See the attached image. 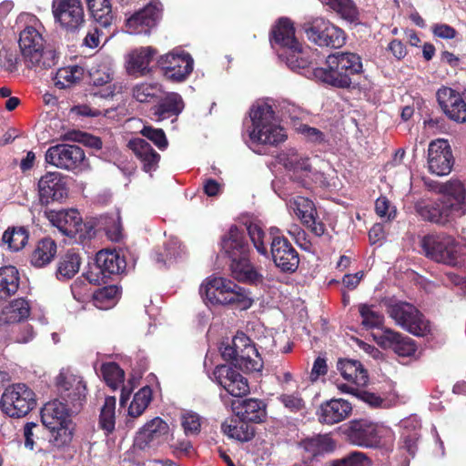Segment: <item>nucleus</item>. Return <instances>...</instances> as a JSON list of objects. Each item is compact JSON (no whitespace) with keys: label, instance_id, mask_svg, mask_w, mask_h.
<instances>
[{"label":"nucleus","instance_id":"16","mask_svg":"<svg viewBox=\"0 0 466 466\" xmlns=\"http://www.w3.org/2000/svg\"><path fill=\"white\" fill-rule=\"evenodd\" d=\"M163 5L158 0H152L144 8L127 19L126 26L130 34H149L162 17Z\"/></svg>","mask_w":466,"mask_h":466},{"label":"nucleus","instance_id":"23","mask_svg":"<svg viewBox=\"0 0 466 466\" xmlns=\"http://www.w3.org/2000/svg\"><path fill=\"white\" fill-rule=\"evenodd\" d=\"M374 339L382 349L391 350L400 357H411L418 349L413 339L390 328L382 329L380 334L374 336Z\"/></svg>","mask_w":466,"mask_h":466},{"label":"nucleus","instance_id":"33","mask_svg":"<svg viewBox=\"0 0 466 466\" xmlns=\"http://www.w3.org/2000/svg\"><path fill=\"white\" fill-rule=\"evenodd\" d=\"M270 42L272 46H279L280 51H286L299 42L295 36L293 23L289 18L282 17L279 20L271 31Z\"/></svg>","mask_w":466,"mask_h":466},{"label":"nucleus","instance_id":"17","mask_svg":"<svg viewBox=\"0 0 466 466\" xmlns=\"http://www.w3.org/2000/svg\"><path fill=\"white\" fill-rule=\"evenodd\" d=\"M439 106L443 114L457 124L466 123V102L457 90L441 86L436 92Z\"/></svg>","mask_w":466,"mask_h":466},{"label":"nucleus","instance_id":"21","mask_svg":"<svg viewBox=\"0 0 466 466\" xmlns=\"http://www.w3.org/2000/svg\"><path fill=\"white\" fill-rule=\"evenodd\" d=\"M39 200L43 205L61 201L68 195L66 177L59 172H47L38 181Z\"/></svg>","mask_w":466,"mask_h":466},{"label":"nucleus","instance_id":"63","mask_svg":"<svg viewBox=\"0 0 466 466\" xmlns=\"http://www.w3.org/2000/svg\"><path fill=\"white\" fill-rule=\"evenodd\" d=\"M182 426L187 435L198 434L200 431V418L195 413H187L183 417Z\"/></svg>","mask_w":466,"mask_h":466},{"label":"nucleus","instance_id":"41","mask_svg":"<svg viewBox=\"0 0 466 466\" xmlns=\"http://www.w3.org/2000/svg\"><path fill=\"white\" fill-rule=\"evenodd\" d=\"M81 258L78 253L70 249L63 255L58 263L56 268V278L59 280L72 279L80 268Z\"/></svg>","mask_w":466,"mask_h":466},{"label":"nucleus","instance_id":"2","mask_svg":"<svg viewBox=\"0 0 466 466\" xmlns=\"http://www.w3.org/2000/svg\"><path fill=\"white\" fill-rule=\"evenodd\" d=\"M363 72L361 56L354 52L338 51L329 54L325 60V66L318 67L313 78L330 86L346 89L353 84L356 76Z\"/></svg>","mask_w":466,"mask_h":466},{"label":"nucleus","instance_id":"61","mask_svg":"<svg viewBox=\"0 0 466 466\" xmlns=\"http://www.w3.org/2000/svg\"><path fill=\"white\" fill-rule=\"evenodd\" d=\"M77 229L79 232H77V236L75 238L81 242L94 238L99 230L97 228V222L95 218H91L85 222H83V219L81 218V222H79Z\"/></svg>","mask_w":466,"mask_h":466},{"label":"nucleus","instance_id":"22","mask_svg":"<svg viewBox=\"0 0 466 466\" xmlns=\"http://www.w3.org/2000/svg\"><path fill=\"white\" fill-rule=\"evenodd\" d=\"M168 437V424L161 418L156 417L147 422L137 432L135 438V445L139 450L157 447L167 441Z\"/></svg>","mask_w":466,"mask_h":466},{"label":"nucleus","instance_id":"55","mask_svg":"<svg viewBox=\"0 0 466 466\" xmlns=\"http://www.w3.org/2000/svg\"><path fill=\"white\" fill-rule=\"evenodd\" d=\"M50 431V442L53 446L56 448H64L68 446L73 439V421L70 420L69 423H63L61 426L55 427L54 430H49Z\"/></svg>","mask_w":466,"mask_h":466},{"label":"nucleus","instance_id":"39","mask_svg":"<svg viewBox=\"0 0 466 466\" xmlns=\"http://www.w3.org/2000/svg\"><path fill=\"white\" fill-rule=\"evenodd\" d=\"M19 273L15 267L0 268V299L5 300L15 294L19 288Z\"/></svg>","mask_w":466,"mask_h":466},{"label":"nucleus","instance_id":"40","mask_svg":"<svg viewBox=\"0 0 466 466\" xmlns=\"http://www.w3.org/2000/svg\"><path fill=\"white\" fill-rule=\"evenodd\" d=\"M156 54L157 51L151 46L142 47L133 51L129 55L128 70L133 73L146 75L149 72L148 66Z\"/></svg>","mask_w":466,"mask_h":466},{"label":"nucleus","instance_id":"58","mask_svg":"<svg viewBox=\"0 0 466 466\" xmlns=\"http://www.w3.org/2000/svg\"><path fill=\"white\" fill-rule=\"evenodd\" d=\"M278 400L290 412H300L306 408V402L299 391L282 393L278 397Z\"/></svg>","mask_w":466,"mask_h":466},{"label":"nucleus","instance_id":"25","mask_svg":"<svg viewBox=\"0 0 466 466\" xmlns=\"http://www.w3.org/2000/svg\"><path fill=\"white\" fill-rule=\"evenodd\" d=\"M312 55L313 53L310 48H304L299 42L289 49H286V51H279V57L284 61L291 70H301L300 73L309 78H313L312 71L317 68L314 66Z\"/></svg>","mask_w":466,"mask_h":466},{"label":"nucleus","instance_id":"27","mask_svg":"<svg viewBox=\"0 0 466 466\" xmlns=\"http://www.w3.org/2000/svg\"><path fill=\"white\" fill-rule=\"evenodd\" d=\"M352 412V405L343 399H331L319 406V421L321 424L333 425L343 421Z\"/></svg>","mask_w":466,"mask_h":466},{"label":"nucleus","instance_id":"47","mask_svg":"<svg viewBox=\"0 0 466 466\" xmlns=\"http://www.w3.org/2000/svg\"><path fill=\"white\" fill-rule=\"evenodd\" d=\"M290 205L303 225L314 223V215H317V211L314 203L310 199L298 196L291 201Z\"/></svg>","mask_w":466,"mask_h":466},{"label":"nucleus","instance_id":"51","mask_svg":"<svg viewBox=\"0 0 466 466\" xmlns=\"http://www.w3.org/2000/svg\"><path fill=\"white\" fill-rule=\"evenodd\" d=\"M246 229L257 252L268 258L269 250L267 245L268 238L263 228L259 225L251 222L247 225Z\"/></svg>","mask_w":466,"mask_h":466},{"label":"nucleus","instance_id":"7","mask_svg":"<svg viewBox=\"0 0 466 466\" xmlns=\"http://www.w3.org/2000/svg\"><path fill=\"white\" fill-rule=\"evenodd\" d=\"M420 247L425 257L435 262L451 267H457L462 263L461 248L455 238L447 233L425 235L420 240Z\"/></svg>","mask_w":466,"mask_h":466},{"label":"nucleus","instance_id":"11","mask_svg":"<svg viewBox=\"0 0 466 466\" xmlns=\"http://www.w3.org/2000/svg\"><path fill=\"white\" fill-rule=\"evenodd\" d=\"M35 405V394L25 383L8 386L0 400L2 410L12 418H21L27 415Z\"/></svg>","mask_w":466,"mask_h":466},{"label":"nucleus","instance_id":"54","mask_svg":"<svg viewBox=\"0 0 466 466\" xmlns=\"http://www.w3.org/2000/svg\"><path fill=\"white\" fill-rule=\"evenodd\" d=\"M101 374L106 385L116 390L125 380V372L116 362H106L101 366Z\"/></svg>","mask_w":466,"mask_h":466},{"label":"nucleus","instance_id":"30","mask_svg":"<svg viewBox=\"0 0 466 466\" xmlns=\"http://www.w3.org/2000/svg\"><path fill=\"white\" fill-rule=\"evenodd\" d=\"M231 408L238 419L248 422L260 423L267 416L266 404L258 399L234 400Z\"/></svg>","mask_w":466,"mask_h":466},{"label":"nucleus","instance_id":"64","mask_svg":"<svg viewBox=\"0 0 466 466\" xmlns=\"http://www.w3.org/2000/svg\"><path fill=\"white\" fill-rule=\"evenodd\" d=\"M357 399L367 403L371 408H379L384 401V400L376 393L370 392L362 389H360V390L357 391Z\"/></svg>","mask_w":466,"mask_h":466},{"label":"nucleus","instance_id":"46","mask_svg":"<svg viewBox=\"0 0 466 466\" xmlns=\"http://www.w3.org/2000/svg\"><path fill=\"white\" fill-rule=\"evenodd\" d=\"M83 74V68L77 66L60 68L53 78L54 85L59 89L71 87L82 79Z\"/></svg>","mask_w":466,"mask_h":466},{"label":"nucleus","instance_id":"60","mask_svg":"<svg viewBox=\"0 0 466 466\" xmlns=\"http://www.w3.org/2000/svg\"><path fill=\"white\" fill-rule=\"evenodd\" d=\"M140 134L153 142L160 150H164L168 146L166 134L161 128H155L151 126H144Z\"/></svg>","mask_w":466,"mask_h":466},{"label":"nucleus","instance_id":"15","mask_svg":"<svg viewBox=\"0 0 466 466\" xmlns=\"http://www.w3.org/2000/svg\"><path fill=\"white\" fill-rule=\"evenodd\" d=\"M157 65L167 80L180 83L192 73L194 60L188 53L183 51L180 54L168 53L160 56Z\"/></svg>","mask_w":466,"mask_h":466},{"label":"nucleus","instance_id":"57","mask_svg":"<svg viewBox=\"0 0 466 466\" xmlns=\"http://www.w3.org/2000/svg\"><path fill=\"white\" fill-rule=\"evenodd\" d=\"M371 460L364 452L357 451L330 462V466H371Z\"/></svg>","mask_w":466,"mask_h":466},{"label":"nucleus","instance_id":"10","mask_svg":"<svg viewBox=\"0 0 466 466\" xmlns=\"http://www.w3.org/2000/svg\"><path fill=\"white\" fill-rule=\"evenodd\" d=\"M126 259L116 250L102 249L98 251L93 262L88 264V269L84 274L89 283H106L113 275L125 271Z\"/></svg>","mask_w":466,"mask_h":466},{"label":"nucleus","instance_id":"35","mask_svg":"<svg viewBox=\"0 0 466 466\" xmlns=\"http://www.w3.org/2000/svg\"><path fill=\"white\" fill-rule=\"evenodd\" d=\"M337 367L345 380L352 381L359 387L367 385L369 381L368 371L363 368L360 361L349 359L339 360Z\"/></svg>","mask_w":466,"mask_h":466},{"label":"nucleus","instance_id":"5","mask_svg":"<svg viewBox=\"0 0 466 466\" xmlns=\"http://www.w3.org/2000/svg\"><path fill=\"white\" fill-rule=\"evenodd\" d=\"M221 356L244 372L260 371L263 360L252 340L242 331L237 332L230 344H222Z\"/></svg>","mask_w":466,"mask_h":466},{"label":"nucleus","instance_id":"14","mask_svg":"<svg viewBox=\"0 0 466 466\" xmlns=\"http://www.w3.org/2000/svg\"><path fill=\"white\" fill-rule=\"evenodd\" d=\"M454 163L452 149L447 139L438 138L429 144L427 167L430 173L439 177L447 176Z\"/></svg>","mask_w":466,"mask_h":466},{"label":"nucleus","instance_id":"24","mask_svg":"<svg viewBox=\"0 0 466 466\" xmlns=\"http://www.w3.org/2000/svg\"><path fill=\"white\" fill-rule=\"evenodd\" d=\"M212 374L216 382L234 397H242L249 392L248 380L229 365L216 366Z\"/></svg>","mask_w":466,"mask_h":466},{"label":"nucleus","instance_id":"37","mask_svg":"<svg viewBox=\"0 0 466 466\" xmlns=\"http://www.w3.org/2000/svg\"><path fill=\"white\" fill-rule=\"evenodd\" d=\"M29 302L23 299L12 300L0 313V325L13 324L26 319L30 315Z\"/></svg>","mask_w":466,"mask_h":466},{"label":"nucleus","instance_id":"19","mask_svg":"<svg viewBox=\"0 0 466 466\" xmlns=\"http://www.w3.org/2000/svg\"><path fill=\"white\" fill-rule=\"evenodd\" d=\"M268 252L275 266L281 272L294 273L298 269L299 253L287 238H274Z\"/></svg>","mask_w":466,"mask_h":466},{"label":"nucleus","instance_id":"59","mask_svg":"<svg viewBox=\"0 0 466 466\" xmlns=\"http://www.w3.org/2000/svg\"><path fill=\"white\" fill-rule=\"evenodd\" d=\"M66 138L82 143L84 146L94 148L96 150L101 149L103 145L100 137L82 131L68 132L66 135Z\"/></svg>","mask_w":466,"mask_h":466},{"label":"nucleus","instance_id":"44","mask_svg":"<svg viewBox=\"0 0 466 466\" xmlns=\"http://www.w3.org/2000/svg\"><path fill=\"white\" fill-rule=\"evenodd\" d=\"M98 427L106 436L114 432L116 427V398L106 397L100 409Z\"/></svg>","mask_w":466,"mask_h":466},{"label":"nucleus","instance_id":"45","mask_svg":"<svg viewBox=\"0 0 466 466\" xmlns=\"http://www.w3.org/2000/svg\"><path fill=\"white\" fill-rule=\"evenodd\" d=\"M326 4L342 19L351 23H360V12L353 0H327Z\"/></svg>","mask_w":466,"mask_h":466},{"label":"nucleus","instance_id":"48","mask_svg":"<svg viewBox=\"0 0 466 466\" xmlns=\"http://www.w3.org/2000/svg\"><path fill=\"white\" fill-rule=\"evenodd\" d=\"M283 165L286 169L293 171V176H296L297 172H311V164L309 157L306 155L299 154L295 149H289L285 158L283 159ZM296 179V177H294Z\"/></svg>","mask_w":466,"mask_h":466},{"label":"nucleus","instance_id":"53","mask_svg":"<svg viewBox=\"0 0 466 466\" xmlns=\"http://www.w3.org/2000/svg\"><path fill=\"white\" fill-rule=\"evenodd\" d=\"M152 400V390L149 386L141 388L133 398L129 407L128 414L133 418H137L145 411Z\"/></svg>","mask_w":466,"mask_h":466},{"label":"nucleus","instance_id":"32","mask_svg":"<svg viewBox=\"0 0 466 466\" xmlns=\"http://www.w3.org/2000/svg\"><path fill=\"white\" fill-rule=\"evenodd\" d=\"M71 418L67 405L58 400L49 401L41 409V421L48 430L61 426L63 423H69Z\"/></svg>","mask_w":466,"mask_h":466},{"label":"nucleus","instance_id":"6","mask_svg":"<svg viewBox=\"0 0 466 466\" xmlns=\"http://www.w3.org/2000/svg\"><path fill=\"white\" fill-rule=\"evenodd\" d=\"M252 130L250 139L265 145L275 146L287 138L283 128L274 123L275 112L272 106L267 103H260L250 110Z\"/></svg>","mask_w":466,"mask_h":466},{"label":"nucleus","instance_id":"43","mask_svg":"<svg viewBox=\"0 0 466 466\" xmlns=\"http://www.w3.org/2000/svg\"><path fill=\"white\" fill-rule=\"evenodd\" d=\"M94 20L104 27L112 24L114 15L110 0H86Z\"/></svg>","mask_w":466,"mask_h":466},{"label":"nucleus","instance_id":"9","mask_svg":"<svg viewBox=\"0 0 466 466\" xmlns=\"http://www.w3.org/2000/svg\"><path fill=\"white\" fill-rule=\"evenodd\" d=\"M339 431L345 441L361 448H377L380 445V426L370 418L352 419L342 424Z\"/></svg>","mask_w":466,"mask_h":466},{"label":"nucleus","instance_id":"42","mask_svg":"<svg viewBox=\"0 0 466 466\" xmlns=\"http://www.w3.org/2000/svg\"><path fill=\"white\" fill-rule=\"evenodd\" d=\"M223 432L231 439L239 441H248L255 436V428L248 424V421L238 419V420L227 421L221 425Z\"/></svg>","mask_w":466,"mask_h":466},{"label":"nucleus","instance_id":"36","mask_svg":"<svg viewBox=\"0 0 466 466\" xmlns=\"http://www.w3.org/2000/svg\"><path fill=\"white\" fill-rule=\"evenodd\" d=\"M300 446L311 457H318L333 452L337 443L329 434H318L302 440Z\"/></svg>","mask_w":466,"mask_h":466},{"label":"nucleus","instance_id":"12","mask_svg":"<svg viewBox=\"0 0 466 466\" xmlns=\"http://www.w3.org/2000/svg\"><path fill=\"white\" fill-rule=\"evenodd\" d=\"M387 312L399 326L415 336L423 337L431 332L430 321L410 303L398 301L390 304Z\"/></svg>","mask_w":466,"mask_h":466},{"label":"nucleus","instance_id":"26","mask_svg":"<svg viewBox=\"0 0 466 466\" xmlns=\"http://www.w3.org/2000/svg\"><path fill=\"white\" fill-rule=\"evenodd\" d=\"M57 387L61 398L74 408H80L86 401L87 388L82 377L60 374L57 377Z\"/></svg>","mask_w":466,"mask_h":466},{"label":"nucleus","instance_id":"31","mask_svg":"<svg viewBox=\"0 0 466 466\" xmlns=\"http://www.w3.org/2000/svg\"><path fill=\"white\" fill-rule=\"evenodd\" d=\"M127 147L142 163V169L146 173H151L158 167L160 155L143 138L129 140Z\"/></svg>","mask_w":466,"mask_h":466},{"label":"nucleus","instance_id":"3","mask_svg":"<svg viewBox=\"0 0 466 466\" xmlns=\"http://www.w3.org/2000/svg\"><path fill=\"white\" fill-rule=\"evenodd\" d=\"M199 292L213 305H233L239 309H248L253 304L245 289L226 278L208 279L200 286Z\"/></svg>","mask_w":466,"mask_h":466},{"label":"nucleus","instance_id":"1","mask_svg":"<svg viewBox=\"0 0 466 466\" xmlns=\"http://www.w3.org/2000/svg\"><path fill=\"white\" fill-rule=\"evenodd\" d=\"M221 248L230 260L231 276L239 282L258 284L263 276L251 264L250 248L244 229L232 225L221 238Z\"/></svg>","mask_w":466,"mask_h":466},{"label":"nucleus","instance_id":"50","mask_svg":"<svg viewBox=\"0 0 466 466\" xmlns=\"http://www.w3.org/2000/svg\"><path fill=\"white\" fill-rule=\"evenodd\" d=\"M90 82L95 86H102L105 85H108L106 87V91L102 95L104 97L113 96L115 93V85H110L113 76L110 68L106 66H99L97 67H93L89 72Z\"/></svg>","mask_w":466,"mask_h":466},{"label":"nucleus","instance_id":"13","mask_svg":"<svg viewBox=\"0 0 466 466\" xmlns=\"http://www.w3.org/2000/svg\"><path fill=\"white\" fill-rule=\"evenodd\" d=\"M46 161L58 168L75 171L85 166L86 156L78 146L58 144L46 150Z\"/></svg>","mask_w":466,"mask_h":466},{"label":"nucleus","instance_id":"62","mask_svg":"<svg viewBox=\"0 0 466 466\" xmlns=\"http://www.w3.org/2000/svg\"><path fill=\"white\" fill-rule=\"evenodd\" d=\"M41 431V426L35 422H27L24 426L25 446L27 449L33 450L35 443V439H38V434Z\"/></svg>","mask_w":466,"mask_h":466},{"label":"nucleus","instance_id":"56","mask_svg":"<svg viewBox=\"0 0 466 466\" xmlns=\"http://www.w3.org/2000/svg\"><path fill=\"white\" fill-rule=\"evenodd\" d=\"M160 87L157 84L141 83L132 89L133 97L140 103H148L158 96Z\"/></svg>","mask_w":466,"mask_h":466},{"label":"nucleus","instance_id":"18","mask_svg":"<svg viewBox=\"0 0 466 466\" xmlns=\"http://www.w3.org/2000/svg\"><path fill=\"white\" fill-rule=\"evenodd\" d=\"M52 9L56 21L67 31H75L85 22L80 0H53Z\"/></svg>","mask_w":466,"mask_h":466},{"label":"nucleus","instance_id":"38","mask_svg":"<svg viewBox=\"0 0 466 466\" xmlns=\"http://www.w3.org/2000/svg\"><path fill=\"white\" fill-rule=\"evenodd\" d=\"M56 251V241L50 237L44 238L36 243L31 254V264L36 268H43L54 259Z\"/></svg>","mask_w":466,"mask_h":466},{"label":"nucleus","instance_id":"20","mask_svg":"<svg viewBox=\"0 0 466 466\" xmlns=\"http://www.w3.org/2000/svg\"><path fill=\"white\" fill-rule=\"evenodd\" d=\"M417 215L426 222L444 226L452 218L454 212L443 198H420L414 205Z\"/></svg>","mask_w":466,"mask_h":466},{"label":"nucleus","instance_id":"49","mask_svg":"<svg viewBox=\"0 0 466 466\" xmlns=\"http://www.w3.org/2000/svg\"><path fill=\"white\" fill-rule=\"evenodd\" d=\"M361 317V325L366 329H380L383 326L384 316L376 310L375 305L361 303L358 306Z\"/></svg>","mask_w":466,"mask_h":466},{"label":"nucleus","instance_id":"52","mask_svg":"<svg viewBox=\"0 0 466 466\" xmlns=\"http://www.w3.org/2000/svg\"><path fill=\"white\" fill-rule=\"evenodd\" d=\"M29 232L25 227L7 228L3 234V241L13 251H19L27 244Z\"/></svg>","mask_w":466,"mask_h":466},{"label":"nucleus","instance_id":"4","mask_svg":"<svg viewBox=\"0 0 466 466\" xmlns=\"http://www.w3.org/2000/svg\"><path fill=\"white\" fill-rule=\"evenodd\" d=\"M18 44L27 68L46 69L56 65V52L45 49L46 40L35 26L26 25L19 34Z\"/></svg>","mask_w":466,"mask_h":466},{"label":"nucleus","instance_id":"28","mask_svg":"<svg viewBox=\"0 0 466 466\" xmlns=\"http://www.w3.org/2000/svg\"><path fill=\"white\" fill-rule=\"evenodd\" d=\"M435 191L441 195L453 212L462 209L466 201V181L451 177L450 180L439 183Z\"/></svg>","mask_w":466,"mask_h":466},{"label":"nucleus","instance_id":"34","mask_svg":"<svg viewBox=\"0 0 466 466\" xmlns=\"http://www.w3.org/2000/svg\"><path fill=\"white\" fill-rule=\"evenodd\" d=\"M184 106L185 104L182 96L177 93L172 92L161 98L152 107V110L157 120H164L177 116L183 111Z\"/></svg>","mask_w":466,"mask_h":466},{"label":"nucleus","instance_id":"8","mask_svg":"<svg viewBox=\"0 0 466 466\" xmlns=\"http://www.w3.org/2000/svg\"><path fill=\"white\" fill-rule=\"evenodd\" d=\"M301 26L308 40L321 48L339 49L346 44L345 31L323 17L312 18Z\"/></svg>","mask_w":466,"mask_h":466},{"label":"nucleus","instance_id":"29","mask_svg":"<svg viewBox=\"0 0 466 466\" xmlns=\"http://www.w3.org/2000/svg\"><path fill=\"white\" fill-rule=\"evenodd\" d=\"M46 216L50 223L65 236L76 238L79 232L77 227L81 222L80 213L76 209L48 210L46 211Z\"/></svg>","mask_w":466,"mask_h":466}]
</instances>
